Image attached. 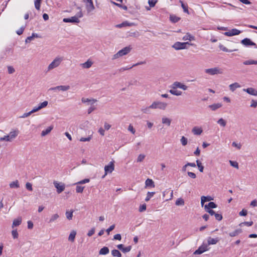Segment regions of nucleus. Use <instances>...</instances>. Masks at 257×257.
Listing matches in <instances>:
<instances>
[{
  "label": "nucleus",
  "instance_id": "obj_30",
  "mask_svg": "<svg viewBox=\"0 0 257 257\" xmlns=\"http://www.w3.org/2000/svg\"><path fill=\"white\" fill-rule=\"evenodd\" d=\"M92 64L93 62H92V61L88 59L86 62L81 64V65L83 68L88 69L91 67Z\"/></svg>",
  "mask_w": 257,
  "mask_h": 257
},
{
  "label": "nucleus",
  "instance_id": "obj_2",
  "mask_svg": "<svg viewBox=\"0 0 257 257\" xmlns=\"http://www.w3.org/2000/svg\"><path fill=\"white\" fill-rule=\"evenodd\" d=\"M19 134L18 130H13L11 131L8 135L4 136L0 138L1 141L12 142L18 136Z\"/></svg>",
  "mask_w": 257,
  "mask_h": 257
},
{
  "label": "nucleus",
  "instance_id": "obj_27",
  "mask_svg": "<svg viewBox=\"0 0 257 257\" xmlns=\"http://www.w3.org/2000/svg\"><path fill=\"white\" fill-rule=\"evenodd\" d=\"M169 92L172 95L177 96H181L182 94V92L177 90V88H172L169 90Z\"/></svg>",
  "mask_w": 257,
  "mask_h": 257
},
{
  "label": "nucleus",
  "instance_id": "obj_35",
  "mask_svg": "<svg viewBox=\"0 0 257 257\" xmlns=\"http://www.w3.org/2000/svg\"><path fill=\"white\" fill-rule=\"evenodd\" d=\"M217 207L216 204L213 202H209L208 204L204 205L205 209H211V208H215Z\"/></svg>",
  "mask_w": 257,
  "mask_h": 257
},
{
  "label": "nucleus",
  "instance_id": "obj_12",
  "mask_svg": "<svg viewBox=\"0 0 257 257\" xmlns=\"http://www.w3.org/2000/svg\"><path fill=\"white\" fill-rule=\"evenodd\" d=\"M114 169V166L113 162H110L108 165H106L104 167L105 174L103 176L104 178L108 173H111Z\"/></svg>",
  "mask_w": 257,
  "mask_h": 257
},
{
  "label": "nucleus",
  "instance_id": "obj_32",
  "mask_svg": "<svg viewBox=\"0 0 257 257\" xmlns=\"http://www.w3.org/2000/svg\"><path fill=\"white\" fill-rule=\"evenodd\" d=\"M53 128V126L52 125L48 127L46 130L42 131L41 133V136L42 137H44L46 135H48L49 133L51 132Z\"/></svg>",
  "mask_w": 257,
  "mask_h": 257
},
{
  "label": "nucleus",
  "instance_id": "obj_1",
  "mask_svg": "<svg viewBox=\"0 0 257 257\" xmlns=\"http://www.w3.org/2000/svg\"><path fill=\"white\" fill-rule=\"evenodd\" d=\"M63 60V57H56L48 66L47 71L49 72L58 67L61 65Z\"/></svg>",
  "mask_w": 257,
  "mask_h": 257
},
{
  "label": "nucleus",
  "instance_id": "obj_41",
  "mask_svg": "<svg viewBox=\"0 0 257 257\" xmlns=\"http://www.w3.org/2000/svg\"><path fill=\"white\" fill-rule=\"evenodd\" d=\"M180 18L174 15H171L170 16V20L173 23H176L180 20Z\"/></svg>",
  "mask_w": 257,
  "mask_h": 257
},
{
  "label": "nucleus",
  "instance_id": "obj_47",
  "mask_svg": "<svg viewBox=\"0 0 257 257\" xmlns=\"http://www.w3.org/2000/svg\"><path fill=\"white\" fill-rule=\"evenodd\" d=\"M179 2L181 3V7L183 9L184 12L189 14L188 6L187 5H185L182 1H180Z\"/></svg>",
  "mask_w": 257,
  "mask_h": 257
},
{
  "label": "nucleus",
  "instance_id": "obj_50",
  "mask_svg": "<svg viewBox=\"0 0 257 257\" xmlns=\"http://www.w3.org/2000/svg\"><path fill=\"white\" fill-rule=\"evenodd\" d=\"M41 0H35L34 2L35 7L37 10H39L41 6Z\"/></svg>",
  "mask_w": 257,
  "mask_h": 257
},
{
  "label": "nucleus",
  "instance_id": "obj_23",
  "mask_svg": "<svg viewBox=\"0 0 257 257\" xmlns=\"http://www.w3.org/2000/svg\"><path fill=\"white\" fill-rule=\"evenodd\" d=\"M81 101L83 103H87V104L89 105H93L94 103L96 102V100L94 99H89L87 98L83 97L81 99Z\"/></svg>",
  "mask_w": 257,
  "mask_h": 257
},
{
  "label": "nucleus",
  "instance_id": "obj_38",
  "mask_svg": "<svg viewBox=\"0 0 257 257\" xmlns=\"http://www.w3.org/2000/svg\"><path fill=\"white\" fill-rule=\"evenodd\" d=\"M73 210H67L66 212V217L67 219L70 220L72 219L73 217Z\"/></svg>",
  "mask_w": 257,
  "mask_h": 257
},
{
  "label": "nucleus",
  "instance_id": "obj_26",
  "mask_svg": "<svg viewBox=\"0 0 257 257\" xmlns=\"http://www.w3.org/2000/svg\"><path fill=\"white\" fill-rule=\"evenodd\" d=\"M76 231L74 230L71 231L70 234L68 236V240L71 242H73L75 240V236L76 235Z\"/></svg>",
  "mask_w": 257,
  "mask_h": 257
},
{
  "label": "nucleus",
  "instance_id": "obj_56",
  "mask_svg": "<svg viewBox=\"0 0 257 257\" xmlns=\"http://www.w3.org/2000/svg\"><path fill=\"white\" fill-rule=\"evenodd\" d=\"M250 106L252 108H256L257 107V100L252 99L250 102Z\"/></svg>",
  "mask_w": 257,
  "mask_h": 257
},
{
  "label": "nucleus",
  "instance_id": "obj_13",
  "mask_svg": "<svg viewBox=\"0 0 257 257\" xmlns=\"http://www.w3.org/2000/svg\"><path fill=\"white\" fill-rule=\"evenodd\" d=\"M70 87L69 85H60L56 87H52L50 89V90L53 91H66L70 89Z\"/></svg>",
  "mask_w": 257,
  "mask_h": 257
},
{
  "label": "nucleus",
  "instance_id": "obj_57",
  "mask_svg": "<svg viewBox=\"0 0 257 257\" xmlns=\"http://www.w3.org/2000/svg\"><path fill=\"white\" fill-rule=\"evenodd\" d=\"M232 146L236 148L238 150H240L241 148V144L240 143H237L236 142H233L232 143Z\"/></svg>",
  "mask_w": 257,
  "mask_h": 257
},
{
  "label": "nucleus",
  "instance_id": "obj_48",
  "mask_svg": "<svg viewBox=\"0 0 257 257\" xmlns=\"http://www.w3.org/2000/svg\"><path fill=\"white\" fill-rule=\"evenodd\" d=\"M197 166H198L200 172H203L204 167L202 166V163L198 160H196Z\"/></svg>",
  "mask_w": 257,
  "mask_h": 257
},
{
  "label": "nucleus",
  "instance_id": "obj_36",
  "mask_svg": "<svg viewBox=\"0 0 257 257\" xmlns=\"http://www.w3.org/2000/svg\"><path fill=\"white\" fill-rule=\"evenodd\" d=\"M241 232H242V229H240V228L237 229L235 230H234V231L230 232L229 233V235L230 237H234V236H236L238 235L239 234H240Z\"/></svg>",
  "mask_w": 257,
  "mask_h": 257
},
{
  "label": "nucleus",
  "instance_id": "obj_34",
  "mask_svg": "<svg viewBox=\"0 0 257 257\" xmlns=\"http://www.w3.org/2000/svg\"><path fill=\"white\" fill-rule=\"evenodd\" d=\"M39 35L36 33H33L32 36H29L25 40V42L26 43L30 42L31 41L33 40L35 38H39Z\"/></svg>",
  "mask_w": 257,
  "mask_h": 257
},
{
  "label": "nucleus",
  "instance_id": "obj_39",
  "mask_svg": "<svg viewBox=\"0 0 257 257\" xmlns=\"http://www.w3.org/2000/svg\"><path fill=\"white\" fill-rule=\"evenodd\" d=\"M109 252V249L107 247H103L100 250H99V254L101 255H105L108 253Z\"/></svg>",
  "mask_w": 257,
  "mask_h": 257
},
{
  "label": "nucleus",
  "instance_id": "obj_20",
  "mask_svg": "<svg viewBox=\"0 0 257 257\" xmlns=\"http://www.w3.org/2000/svg\"><path fill=\"white\" fill-rule=\"evenodd\" d=\"M135 25V24L134 23H130L128 21H124L121 24L116 25L115 27L118 28H121L124 27H131Z\"/></svg>",
  "mask_w": 257,
  "mask_h": 257
},
{
  "label": "nucleus",
  "instance_id": "obj_33",
  "mask_svg": "<svg viewBox=\"0 0 257 257\" xmlns=\"http://www.w3.org/2000/svg\"><path fill=\"white\" fill-rule=\"evenodd\" d=\"M9 186L11 188H18L20 187V184L18 180H16L10 183Z\"/></svg>",
  "mask_w": 257,
  "mask_h": 257
},
{
  "label": "nucleus",
  "instance_id": "obj_24",
  "mask_svg": "<svg viewBox=\"0 0 257 257\" xmlns=\"http://www.w3.org/2000/svg\"><path fill=\"white\" fill-rule=\"evenodd\" d=\"M22 219L21 217H19L15 219L13 222V224H12V228H14L15 227L20 225L22 223Z\"/></svg>",
  "mask_w": 257,
  "mask_h": 257
},
{
  "label": "nucleus",
  "instance_id": "obj_52",
  "mask_svg": "<svg viewBox=\"0 0 257 257\" xmlns=\"http://www.w3.org/2000/svg\"><path fill=\"white\" fill-rule=\"evenodd\" d=\"M146 156L144 154H140L137 158V162H142L144 159L145 158Z\"/></svg>",
  "mask_w": 257,
  "mask_h": 257
},
{
  "label": "nucleus",
  "instance_id": "obj_59",
  "mask_svg": "<svg viewBox=\"0 0 257 257\" xmlns=\"http://www.w3.org/2000/svg\"><path fill=\"white\" fill-rule=\"evenodd\" d=\"M7 68L9 74H13L15 72V69L13 66H8Z\"/></svg>",
  "mask_w": 257,
  "mask_h": 257
},
{
  "label": "nucleus",
  "instance_id": "obj_63",
  "mask_svg": "<svg viewBox=\"0 0 257 257\" xmlns=\"http://www.w3.org/2000/svg\"><path fill=\"white\" fill-rule=\"evenodd\" d=\"M84 187L81 186H77L76 188V191L77 193H82L84 189Z\"/></svg>",
  "mask_w": 257,
  "mask_h": 257
},
{
  "label": "nucleus",
  "instance_id": "obj_11",
  "mask_svg": "<svg viewBox=\"0 0 257 257\" xmlns=\"http://www.w3.org/2000/svg\"><path fill=\"white\" fill-rule=\"evenodd\" d=\"M171 88H180L183 90H187L188 88V86L180 82L175 81L172 84Z\"/></svg>",
  "mask_w": 257,
  "mask_h": 257
},
{
  "label": "nucleus",
  "instance_id": "obj_10",
  "mask_svg": "<svg viewBox=\"0 0 257 257\" xmlns=\"http://www.w3.org/2000/svg\"><path fill=\"white\" fill-rule=\"evenodd\" d=\"M53 184L55 187L56 188L57 192L58 194L61 193L65 190V185L64 183L55 181H54Z\"/></svg>",
  "mask_w": 257,
  "mask_h": 257
},
{
  "label": "nucleus",
  "instance_id": "obj_21",
  "mask_svg": "<svg viewBox=\"0 0 257 257\" xmlns=\"http://www.w3.org/2000/svg\"><path fill=\"white\" fill-rule=\"evenodd\" d=\"M192 132L194 135H200L203 132V130L201 127L196 126L192 129Z\"/></svg>",
  "mask_w": 257,
  "mask_h": 257
},
{
  "label": "nucleus",
  "instance_id": "obj_46",
  "mask_svg": "<svg viewBox=\"0 0 257 257\" xmlns=\"http://www.w3.org/2000/svg\"><path fill=\"white\" fill-rule=\"evenodd\" d=\"M48 104V102L47 101H44L42 103H40L38 104V106L39 107L40 110L42 108L46 107Z\"/></svg>",
  "mask_w": 257,
  "mask_h": 257
},
{
  "label": "nucleus",
  "instance_id": "obj_18",
  "mask_svg": "<svg viewBox=\"0 0 257 257\" xmlns=\"http://www.w3.org/2000/svg\"><path fill=\"white\" fill-rule=\"evenodd\" d=\"M60 216L58 214V213H55L52 214L49 218L48 219V223H52L56 222L57 220L59 218Z\"/></svg>",
  "mask_w": 257,
  "mask_h": 257
},
{
  "label": "nucleus",
  "instance_id": "obj_7",
  "mask_svg": "<svg viewBox=\"0 0 257 257\" xmlns=\"http://www.w3.org/2000/svg\"><path fill=\"white\" fill-rule=\"evenodd\" d=\"M187 45H192V44H190L189 42H177L175 43L172 47L176 50H182L187 49Z\"/></svg>",
  "mask_w": 257,
  "mask_h": 257
},
{
  "label": "nucleus",
  "instance_id": "obj_17",
  "mask_svg": "<svg viewBox=\"0 0 257 257\" xmlns=\"http://www.w3.org/2000/svg\"><path fill=\"white\" fill-rule=\"evenodd\" d=\"M172 119L166 116H163L161 118V122L163 124L166 125L167 127H169L172 123Z\"/></svg>",
  "mask_w": 257,
  "mask_h": 257
},
{
  "label": "nucleus",
  "instance_id": "obj_55",
  "mask_svg": "<svg viewBox=\"0 0 257 257\" xmlns=\"http://www.w3.org/2000/svg\"><path fill=\"white\" fill-rule=\"evenodd\" d=\"M157 2L158 0H148V4L150 7H154Z\"/></svg>",
  "mask_w": 257,
  "mask_h": 257
},
{
  "label": "nucleus",
  "instance_id": "obj_25",
  "mask_svg": "<svg viewBox=\"0 0 257 257\" xmlns=\"http://www.w3.org/2000/svg\"><path fill=\"white\" fill-rule=\"evenodd\" d=\"M213 198L209 196H203L201 197V205L203 207L204 206V203L207 201H210L212 200Z\"/></svg>",
  "mask_w": 257,
  "mask_h": 257
},
{
  "label": "nucleus",
  "instance_id": "obj_60",
  "mask_svg": "<svg viewBox=\"0 0 257 257\" xmlns=\"http://www.w3.org/2000/svg\"><path fill=\"white\" fill-rule=\"evenodd\" d=\"M128 131L131 132L133 134H135L136 133V130L134 128L133 125L132 124H130L128 126Z\"/></svg>",
  "mask_w": 257,
  "mask_h": 257
},
{
  "label": "nucleus",
  "instance_id": "obj_5",
  "mask_svg": "<svg viewBox=\"0 0 257 257\" xmlns=\"http://www.w3.org/2000/svg\"><path fill=\"white\" fill-rule=\"evenodd\" d=\"M132 48L130 46L125 47L120 50L118 51L116 54L113 55L112 59L115 60L127 54L131 50Z\"/></svg>",
  "mask_w": 257,
  "mask_h": 257
},
{
  "label": "nucleus",
  "instance_id": "obj_4",
  "mask_svg": "<svg viewBox=\"0 0 257 257\" xmlns=\"http://www.w3.org/2000/svg\"><path fill=\"white\" fill-rule=\"evenodd\" d=\"M167 106V103L157 100L153 101L150 105V107H152V109H159L164 110L166 109Z\"/></svg>",
  "mask_w": 257,
  "mask_h": 257
},
{
  "label": "nucleus",
  "instance_id": "obj_16",
  "mask_svg": "<svg viewBox=\"0 0 257 257\" xmlns=\"http://www.w3.org/2000/svg\"><path fill=\"white\" fill-rule=\"evenodd\" d=\"M242 91L247 93L248 94L252 96H257V90L252 87H248L247 88H243Z\"/></svg>",
  "mask_w": 257,
  "mask_h": 257
},
{
  "label": "nucleus",
  "instance_id": "obj_15",
  "mask_svg": "<svg viewBox=\"0 0 257 257\" xmlns=\"http://www.w3.org/2000/svg\"><path fill=\"white\" fill-rule=\"evenodd\" d=\"M241 33V31L236 29H232L224 33V35L227 36H233L238 35Z\"/></svg>",
  "mask_w": 257,
  "mask_h": 257
},
{
  "label": "nucleus",
  "instance_id": "obj_19",
  "mask_svg": "<svg viewBox=\"0 0 257 257\" xmlns=\"http://www.w3.org/2000/svg\"><path fill=\"white\" fill-rule=\"evenodd\" d=\"M207 244L208 246L209 245L216 244L219 241V239L218 237L212 238L211 237H209L207 238Z\"/></svg>",
  "mask_w": 257,
  "mask_h": 257
},
{
  "label": "nucleus",
  "instance_id": "obj_31",
  "mask_svg": "<svg viewBox=\"0 0 257 257\" xmlns=\"http://www.w3.org/2000/svg\"><path fill=\"white\" fill-rule=\"evenodd\" d=\"M182 40L184 41H194L195 40V37L190 33H187L184 36H183Z\"/></svg>",
  "mask_w": 257,
  "mask_h": 257
},
{
  "label": "nucleus",
  "instance_id": "obj_61",
  "mask_svg": "<svg viewBox=\"0 0 257 257\" xmlns=\"http://www.w3.org/2000/svg\"><path fill=\"white\" fill-rule=\"evenodd\" d=\"M146 210V204H142L140 206L139 211L140 212H142Z\"/></svg>",
  "mask_w": 257,
  "mask_h": 257
},
{
  "label": "nucleus",
  "instance_id": "obj_3",
  "mask_svg": "<svg viewBox=\"0 0 257 257\" xmlns=\"http://www.w3.org/2000/svg\"><path fill=\"white\" fill-rule=\"evenodd\" d=\"M83 16L81 11H79L76 15L69 18H64L63 21L65 23H79L80 22L79 19Z\"/></svg>",
  "mask_w": 257,
  "mask_h": 257
},
{
  "label": "nucleus",
  "instance_id": "obj_40",
  "mask_svg": "<svg viewBox=\"0 0 257 257\" xmlns=\"http://www.w3.org/2000/svg\"><path fill=\"white\" fill-rule=\"evenodd\" d=\"M151 109H152V107H150V105L149 106H144L142 108L141 111L146 114H149L150 113Z\"/></svg>",
  "mask_w": 257,
  "mask_h": 257
},
{
  "label": "nucleus",
  "instance_id": "obj_45",
  "mask_svg": "<svg viewBox=\"0 0 257 257\" xmlns=\"http://www.w3.org/2000/svg\"><path fill=\"white\" fill-rule=\"evenodd\" d=\"M155 193L154 192H148L147 194V196L145 198L146 201H148L154 195Z\"/></svg>",
  "mask_w": 257,
  "mask_h": 257
},
{
  "label": "nucleus",
  "instance_id": "obj_28",
  "mask_svg": "<svg viewBox=\"0 0 257 257\" xmlns=\"http://www.w3.org/2000/svg\"><path fill=\"white\" fill-rule=\"evenodd\" d=\"M145 187H155L154 182L151 179H147L145 181Z\"/></svg>",
  "mask_w": 257,
  "mask_h": 257
},
{
  "label": "nucleus",
  "instance_id": "obj_64",
  "mask_svg": "<svg viewBox=\"0 0 257 257\" xmlns=\"http://www.w3.org/2000/svg\"><path fill=\"white\" fill-rule=\"evenodd\" d=\"M89 181H90V180L89 179H83L82 180H81V181L78 182L77 183H76V184H85V183H88Z\"/></svg>",
  "mask_w": 257,
  "mask_h": 257
},
{
  "label": "nucleus",
  "instance_id": "obj_54",
  "mask_svg": "<svg viewBox=\"0 0 257 257\" xmlns=\"http://www.w3.org/2000/svg\"><path fill=\"white\" fill-rule=\"evenodd\" d=\"M253 224V222L252 221H249V222H241L239 224V226H240V227H242L243 226V225H247L248 226H251Z\"/></svg>",
  "mask_w": 257,
  "mask_h": 257
},
{
  "label": "nucleus",
  "instance_id": "obj_58",
  "mask_svg": "<svg viewBox=\"0 0 257 257\" xmlns=\"http://www.w3.org/2000/svg\"><path fill=\"white\" fill-rule=\"evenodd\" d=\"M229 163L230 165L235 168L238 169V164L237 162L235 161H229Z\"/></svg>",
  "mask_w": 257,
  "mask_h": 257
},
{
  "label": "nucleus",
  "instance_id": "obj_62",
  "mask_svg": "<svg viewBox=\"0 0 257 257\" xmlns=\"http://www.w3.org/2000/svg\"><path fill=\"white\" fill-rule=\"evenodd\" d=\"M26 188L27 190L30 191H33V187H32V185L31 183H29V182H27L26 183Z\"/></svg>",
  "mask_w": 257,
  "mask_h": 257
},
{
  "label": "nucleus",
  "instance_id": "obj_14",
  "mask_svg": "<svg viewBox=\"0 0 257 257\" xmlns=\"http://www.w3.org/2000/svg\"><path fill=\"white\" fill-rule=\"evenodd\" d=\"M241 43L245 46H254L255 48H257L256 44L251 41V40L248 38H245L242 40Z\"/></svg>",
  "mask_w": 257,
  "mask_h": 257
},
{
  "label": "nucleus",
  "instance_id": "obj_29",
  "mask_svg": "<svg viewBox=\"0 0 257 257\" xmlns=\"http://www.w3.org/2000/svg\"><path fill=\"white\" fill-rule=\"evenodd\" d=\"M222 104L220 103H214L209 105V107L212 110L215 111L217 109L220 108L222 106Z\"/></svg>",
  "mask_w": 257,
  "mask_h": 257
},
{
  "label": "nucleus",
  "instance_id": "obj_43",
  "mask_svg": "<svg viewBox=\"0 0 257 257\" xmlns=\"http://www.w3.org/2000/svg\"><path fill=\"white\" fill-rule=\"evenodd\" d=\"M184 203V201L182 198H178L175 202V204L177 206H183Z\"/></svg>",
  "mask_w": 257,
  "mask_h": 257
},
{
  "label": "nucleus",
  "instance_id": "obj_44",
  "mask_svg": "<svg viewBox=\"0 0 257 257\" xmlns=\"http://www.w3.org/2000/svg\"><path fill=\"white\" fill-rule=\"evenodd\" d=\"M217 122L218 124L222 127H224L226 124V121L222 118H219Z\"/></svg>",
  "mask_w": 257,
  "mask_h": 257
},
{
  "label": "nucleus",
  "instance_id": "obj_42",
  "mask_svg": "<svg viewBox=\"0 0 257 257\" xmlns=\"http://www.w3.org/2000/svg\"><path fill=\"white\" fill-rule=\"evenodd\" d=\"M111 254L113 256L121 257V253L117 249H113L111 251Z\"/></svg>",
  "mask_w": 257,
  "mask_h": 257
},
{
  "label": "nucleus",
  "instance_id": "obj_51",
  "mask_svg": "<svg viewBox=\"0 0 257 257\" xmlns=\"http://www.w3.org/2000/svg\"><path fill=\"white\" fill-rule=\"evenodd\" d=\"M180 142H181V144L183 146H185L187 144L188 140H187V138H186L185 137L183 136V137H182V138L180 139Z\"/></svg>",
  "mask_w": 257,
  "mask_h": 257
},
{
  "label": "nucleus",
  "instance_id": "obj_8",
  "mask_svg": "<svg viewBox=\"0 0 257 257\" xmlns=\"http://www.w3.org/2000/svg\"><path fill=\"white\" fill-rule=\"evenodd\" d=\"M83 2L85 4V7L88 13H90L93 11L95 9V7L93 5L92 0H83Z\"/></svg>",
  "mask_w": 257,
  "mask_h": 257
},
{
  "label": "nucleus",
  "instance_id": "obj_6",
  "mask_svg": "<svg viewBox=\"0 0 257 257\" xmlns=\"http://www.w3.org/2000/svg\"><path fill=\"white\" fill-rule=\"evenodd\" d=\"M204 71L206 74L210 75L222 74L223 73L222 69L217 67L206 69Z\"/></svg>",
  "mask_w": 257,
  "mask_h": 257
},
{
  "label": "nucleus",
  "instance_id": "obj_53",
  "mask_svg": "<svg viewBox=\"0 0 257 257\" xmlns=\"http://www.w3.org/2000/svg\"><path fill=\"white\" fill-rule=\"evenodd\" d=\"M12 235L14 239L17 238L18 237L19 234L16 229H14L12 231Z\"/></svg>",
  "mask_w": 257,
  "mask_h": 257
},
{
  "label": "nucleus",
  "instance_id": "obj_22",
  "mask_svg": "<svg viewBox=\"0 0 257 257\" xmlns=\"http://www.w3.org/2000/svg\"><path fill=\"white\" fill-rule=\"evenodd\" d=\"M240 87L241 85L237 82H234L229 85V90L231 92H234L236 89Z\"/></svg>",
  "mask_w": 257,
  "mask_h": 257
},
{
  "label": "nucleus",
  "instance_id": "obj_49",
  "mask_svg": "<svg viewBox=\"0 0 257 257\" xmlns=\"http://www.w3.org/2000/svg\"><path fill=\"white\" fill-rule=\"evenodd\" d=\"M219 48L220 49V50H221L222 51H224V52H232V51H236L237 50L235 49L234 50H229L227 48H226L225 47H224L223 45H220L219 46Z\"/></svg>",
  "mask_w": 257,
  "mask_h": 257
},
{
  "label": "nucleus",
  "instance_id": "obj_9",
  "mask_svg": "<svg viewBox=\"0 0 257 257\" xmlns=\"http://www.w3.org/2000/svg\"><path fill=\"white\" fill-rule=\"evenodd\" d=\"M209 248L206 243H203L199 248L194 252V254H201L206 251L208 250Z\"/></svg>",
  "mask_w": 257,
  "mask_h": 257
},
{
  "label": "nucleus",
  "instance_id": "obj_37",
  "mask_svg": "<svg viewBox=\"0 0 257 257\" xmlns=\"http://www.w3.org/2000/svg\"><path fill=\"white\" fill-rule=\"evenodd\" d=\"M243 64L245 65H257V60H248L246 61H244L243 62Z\"/></svg>",
  "mask_w": 257,
  "mask_h": 257
}]
</instances>
